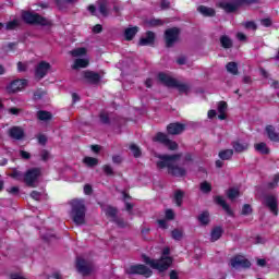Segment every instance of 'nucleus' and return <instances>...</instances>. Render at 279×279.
Here are the masks:
<instances>
[{
	"instance_id": "obj_4",
	"label": "nucleus",
	"mask_w": 279,
	"mask_h": 279,
	"mask_svg": "<svg viewBox=\"0 0 279 279\" xmlns=\"http://www.w3.org/2000/svg\"><path fill=\"white\" fill-rule=\"evenodd\" d=\"M158 80L161 82V84H165V86H168L169 88H178L180 93H189L191 88L189 85L178 82L175 78L166 73H159Z\"/></svg>"
},
{
	"instance_id": "obj_27",
	"label": "nucleus",
	"mask_w": 279,
	"mask_h": 279,
	"mask_svg": "<svg viewBox=\"0 0 279 279\" xmlns=\"http://www.w3.org/2000/svg\"><path fill=\"white\" fill-rule=\"evenodd\" d=\"M216 204L222 206L223 210H226L227 214L232 215V209H230V205L226 203V199L223 197L217 196Z\"/></svg>"
},
{
	"instance_id": "obj_2",
	"label": "nucleus",
	"mask_w": 279,
	"mask_h": 279,
	"mask_svg": "<svg viewBox=\"0 0 279 279\" xmlns=\"http://www.w3.org/2000/svg\"><path fill=\"white\" fill-rule=\"evenodd\" d=\"M169 254H170V250L169 247H166L163 248L162 255L159 259H153L147 255H143L142 260L146 265H149L151 269H156L157 271L162 274L163 271H167V269H169L171 265H173V258L169 256Z\"/></svg>"
},
{
	"instance_id": "obj_48",
	"label": "nucleus",
	"mask_w": 279,
	"mask_h": 279,
	"mask_svg": "<svg viewBox=\"0 0 279 279\" xmlns=\"http://www.w3.org/2000/svg\"><path fill=\"white\" fill-rule=\"evenodd\" d=\"M20 191L21 190L19 189V186H12L7 189V192H9L10 195H19Z\"/></svg>"
},
{
	"instance_id": "obj_24",
	"label": "nucleus",
	"mask_w": 279,
	"mask_h": 279,
	"mask_svg": "<svg viewBox=\"0 0 279 279\" xmlns=\"http://www.w3.org/2000/svg\"><path fill=\"white\" fill-rule=\"evenodd\" d=\"M136 34H138L137 26L129 27L124 31V38L125 40H132V38H134Z\"/></svg>"
},
{
	"instance_id": "obj_54",
	"label": "nucleus",
	"mask_w": 279,
	"mask_h": 279,
	"mask_svg": "<svg viewBox=\"0 0 279 279\" xmlns=\"http://www.w3.org/2000/svg\"><path fill=\"white\" fill-rule=\"evenodd\" d=\"M158 226L159 228H162V230H167L169 228V226L167 225V220L165 219L158 220Z\"/></svg>"
},
{
	"instance_id": "obj_43",
	"label": "nucleus",
	"mask_w": 279,
	"mask_h": 279,
	"mask_svg": "<svg viewBox=\"0 0 279 279\" xmlns=\"http://www.w3.org/2000/svg\"><path fill=\"white\" fill-rule=\"evenodd\" d=\"M130 149H131V151H132V154H133V156L135 158H140V156H141V148H138V146H136V144H132L130 146Z\"/></svg>"
},
{
	"instance_id": "obj_47",
	"label": "nucleus",
	"mask_w": 279,
	"mask_h": 279,
	"mask_svg": "<svg viewBox=\"0 0 279 279\" xmlns=\"http://www.w3.org/2000/svg\"><path fill=\"white\" fill-rule=\"evenodd\" d=\"M31 197H32V199H35L36 202H40V198L43 197V193H40L38 191H33L31 193Z\"/></svg>"
},
{
	"instance_id": "obj_51",
	"label": "nucleus",
	"mask_w": 279,
	"mask_h": 279,
	"mask_svg": "<svg viewBox=\"0 0 279 279\" xmlns=\"http://www.w3.org/2000/svg\"><path fill=\"white\" fill-rule=\"evenodd\" d=\"M102 170L104 172L107 174V175H112V173H114V171L112 170V167L106 165L102 167Z\"/></svg>"
},
{
	"instance_id": "obj_64",
	"label": "nucleus",
	"mask_w": 279,
	"mask_h": 279,
	"mask_svg": "<svg viewBox=\"0 0 279 279\" xmlns=\"http://www.w3.org/2000/svg\"><path fill=\"white\" fill-rule=\"evenodd\" d=\"M236 38H238V40H242V41L247 40V37L243 33H238Z\"/></svg>"
},
{
	"instance_id": "obj_12",
	"label": "nucleus",
	"mask_w": 279,
	"mask_h": 279,
	"mask_svg": "<svg viewBox=\"0 0 279 279\" xmlns=\"http://www.w3.org/2000/svg\"><path fill=\"white\" fill-rule=\"evenodd\" d=\"M81 80L87 84H99V81L101 80V75L93 71H84L81 73Z\"/></svg>"
},
{
	"instance_id": "obj_21",
	"label": "nucleus",
	"mask_w": 279,
	"mask_h": 279,
	"mask_svg": "<svg viewBox=\"0 0 279 279\" xmlns=\"http://www.w3.org/2000/svg\"><path fill=\"white\" fill-rule=\"evenodd\" d=\"M155 40H156V35L153 32H147L146 37H142L140 39V45L142 47H147L149 45H153Z\"/></svg>"
},
{
	"instance_id": "obj_20",
	"label": "nucleus",
	"mask_w": 279,
	"mask_h": 279,
	"mask_svg": "<svg viewBox=\"0 0 279 279\" xmlns=\"http://www.w3.org/2000/svg\"><path fill=\"white\" fill-rule=\"evenodd\" d=\"M9 136L15 141H21L25 136V131L21 126H13L9 130Z\"/></svg>"
},
{
	"instance_id": "obj_44",
	"label": "nucleus",
	"mask_w": 279,
	"mask_h": 279,
	"mask_svg": "<svg viewBox=\"0 0 279 279\" xmlns=\"http://www.w3.org/2000/svg\"><path fill=\"white\" fill-rule=\"evenodd\" d=\"M10 175L14 180H19V181L23 180V178H24V174L21 171H19V170H13Z\"/></svg>"
},
{
	"instance_id": "obj_35",
	"label": "nucleus",
	"mask_w": 279,
	"mask_h": 279,
	"mask_svg": "<svg viewBox=\"0 0 279 279\" xmlns=\"http://www.w3.org/2000/svg\"><path fill=\"white\" fill-rule=\"evenodd\" d=\"M83 162L87 166V167H97V165H99V160L95 157H85L83 159Z\"/></svg>"
},
{
	"instance_id": "obj_34",
	"label": "nucleus",
	"mask_w": 279,
	"mask_h": 279,
	"mask_svg": "<svg viewBox=\"0 0 279 279\" xmlns=\"http://www.w3.org/2000/svg\"><path fill=\"white\" fill-rule=\"evenodd\" d=\"M198 221L199 223H202L203 226H207V223L210 222V214H208V211H204L198 216Z\"/></svg>"
},
{
	"instance_id": "obj_57",
	"label": "nucleus",
	"mask_w": 279,
	"mask_h": 279,
	"mask_svg": "<svg viewBox=\"0 0 279 279\" xmlns=\"http://www.w3.org/2000/svg\"><path fill=\"white\" fill-rule=\"evenodd\" d=\"M100 121L101 123H109L110 120L108 119V113H105V112L100 113Z\"/></svg>"
},
{
	"instance_id": "obj_10",
	"label": "nucleus",
	"mask_w": 279,
	"mask_h": 279,
	"mask_svg": "<svg viewBox=\"0 0 279 279\" xmlns=\"http://www.w3.org/2000/svg\"><path fill=\"white\" fill-rule=\"evenodd\" d=\"M231 267L233 269H248V267H252V263L245 256L238 255L231 259Z\"/></svg>"
},
{
	"instance_id": "obj_42",
	"label": "nucleus",
	"mask_w": 279,
	"mask_h": 279,
	"mask_svg": "<svg viewBox=\"0 0 279 279\" xmlns=\"http://www.w3.org/2000/svg\"><path fill=\"white\" fill-rule=\"evenodd\" d=\"M99 12L102 14V16H108V2H101L99 5Z\"/></svg>"
},
{
	"instance_id": "obj_63",
	"label": "nucleus",
	"mask_w": 279,
	"mask_h": 279,
	"mask_svg": "<svg viewBox=\"0 0 279 279\" xmlns=\"http://www.w3.org/2000/svg\"><path fill=\"white\" fill-rule=\"evenodd\" d=\"M38 142L40 143V145H45V143H47V136L39 135L38 136Z\"/></svg>"
},
{
	"instance_id": "obj_41",
	"label": "nucleus",
	"mask_w": 279,
	"mask_h": 279,
	"mask_svg": "<svg viewBox=\"0 0 279 279\" xmlns=\"http://www.w3.org/2000/svg\"><path fill=\"white\" fill-rule=\"evenodd\" d=\"M201 191L203 193H210V191H213V185H210V183L204 181L203 183H201Z\"/></svg>"
},
{
	"instance_id": "obj_14",
	"label": "nucleus",
	"mask_w": 279,
	"mask_h": 279,
	"mask_svg": "<svg viewBox=\"0 0 279 279\" xmlns=\"http://www.w3.org/2000/svg\"><path fill=\"white\" fill-rule=\"evenodd\" d=\"M241 5V0L221 1L218 3V8L225 10V12H236Z\"/></svg>"
},
{
	"instance_id": "obj_5",
	"label": "nucleus",
	"mask_w": 279,
	"mask_h": 279,
	"mask_svg": "<svg viewBox=\"0 0 279 279\" xmlns=\"http://www.w3.org/2000/svg\"><path fill=\"white\" fill-rule=\"evenodd\" d=\"M129 276H143L144 278H151L154 271L149 267L143 264L131 265L126 268Z\"/></svg>"
},
{
	"instance_id": "obj_32",
	"label": "nucleus",
	"mask_w": 279,
	"mask_h": 279,
	"mask_svg": "<svg viewBox=\"0 0 279 279\" xmlns=\"http://www.w3.org/2000/svg\"><path fill=\"white\" fill-rule=\"evenodd\" d=\"M233 155H234V150H232V149H226V150H221V151L219 153V158H220L221 160H230Z\"/></svg>"
},
{
	"instance_id": "obj_52",
	"label": "nucleus",
	"mask_w": 279,
	"mask_h": 279,
	"mask_svg": "<svg viewBox=\"0 0 279 279\" xmlns=\"http://www.w3.org/2000/svg\"><path fill=\"white\" fill-rule=\"evenodd\" d=\"M20 113H21L20 108L12 107V108L9 109V114H14L15 117H19Z\"/></svg>"
},
{
	"instance_id": "obj_30",
	"label": "nucleus",
	"mask_w": 279,
	"mask_h": 279,
	"mask_svg": "<svg viewBox=\"0 0 279 279\" xmlns=\"http://www.w3.org/2000/svg\"><path fill=\"white\" fill-rule=\"evenodd\" d=\"M226 69L228 73H231V75H239V65L236 64V62H229L226 65Z\"/></svg>"
},
{
	"instance_id": "obj_37",
	"label": "nucleus",
	"mask_w": 279,
	"mask_h": 279,
	"mask_svg": "<svg viewBox=\"0 0 279 279\" xmlns=\"http://www.w3.org/2000/svg\"><path fill=\"white\" fill-rule=\"evenodd\" d=\"M220 43L225 49H230V47H232V39L226 35L220 38Z\"/></svg>"
},
{
	"instance_id": "obj_46",
	"label": "nucleus",
	"mask_w": 279,
	"mask_h": 279,
	"mask_svg": "<svg viewBox=\"0 0 279 279\" xmlns=\"http://www.w3.org/2000/svg\"><path fill=\"white\" fill-rule=\"evenodd\" d=\"M19 25V20H13L5 25V29H16V26Z\"/></svg>"
},
{
	"instance_id": "obj_11",
	"label": "nucleus",
	"mask_w": 279,
	"mask_h": 279,
	"mask_svg": "<svg viewBox=\"0 0 279 279\" xmlns=\"http://www.w3.org/2000/svg\"><path fill=\"white\" fill-rule=\"evenodd\" d=\"M105 214L107 215V217H110L111 221H113L118 228H125V226H128L125 221L117 218V208L108 206L105 208Z\"/></svg>"
},
{
	"instance_id": "obj_31",
	"label": "nucleus",
	"mask_w": 279,
	"mask_h": 279,
	"mask_svg": "<svg viewBox=\"0 0 279 279\" xmlns=\"http://www.w3.org/2000/svg\"><path fill=\"white\" fill-rule=\"evenodd\" d=\"M37 118L39 119V121H51L53 116L49 111L41 110L37 112Z\"/></svg>"
},
{
	"instance_id": "obj_16",
	"label": "nucleus",
	"mask_w": 279,
	"mask_h": 279,
	"mask_svg": "<svg viewBox=\"0 0 279 279\" xmlns=\"http://www.w3.org/2000/svg\"><path fill=\"white\" fill-rule=\"evenodd\" d=\"M27 86V80H15L7 86V93H19Z\"/></svg>"
},
{
	"instance_id": "obj_60",
	"label": "nucleus",
	"mask_w": 279,
	"mask_h": 279,
	"mask_svg": "<svg viewBox=\"0 0 279 279\" xmlns=\"http://www.w3.org/2000/svg\"><path fill=\"white\" fill-rule=\"evenodd\" d=\"M49 151L47 150H41L40 153V157H41V160H47L49 158Z\"/></svg>"
},
{
	"instance_id": "obj_59",
	"label": "nucleus",
	"mask_w": 279,
	"mask_h": 279,
	"mask_svg": "<svg viewBox=\"0 0 279 279\" xmlns=\"http://www.w3.org/2000/svg\"><path fill=\"white\" fill-rule=\"evenodd\" d=\"M171 3L167 0H162L161 1V9L162 10H168V8H170Z\"/></svg>"
},
{
	"instance_id": "obj_28",
	"label": "nucleus",
	"mask_w": 279,
	"mask_h": 279,
	"mask_svg": "<svg viewBox=\"0 0 279 279\" xmlns=\"http://www.w3.org/2000/svg\"><path fill=\"white\" fill-rule=\"evenodd\" d=\"M255 150L258 151V154H263L264 156H267L269 154V147H267V144L262 142L254 145Z\"/></svg>"
},
{
	"instance_id": "obj_19",
	"label": "nucleus",
	"mask_w": 279,
	"mask_h": 279,
	"mask_svg": "<svg viewBox=\"0 0 279 279\" xmlns=\"http://www.w3.org/2000/svg\"><path fill=\"white\" fill-rule=\"evenodd\" d=\"M232 147L234 151H236V154H242V151H247V149L250 148V143L242 140H238L232 143Z\"/></svg>"
},
{
	"instance_id": "obj_45",
	"label": "nucleus",
	"mask_w": 279,
	"mask_h": 279,
	"mask_svg": "<svg viewBox=\"0 0 279 279\" xmlns=\"http://www.w3.org/2000/svg\"><path fill=\"white\" fill-rule=\"evenodd\" d=\"M279 182V174H276L272 179V182L268 183V189H276Z\"/></svg>"
},
{
	"instance_id": "obj_23",
	"label": "nucleus",
	"mask_w": 279,
	"mask_h": 279,
	"mask_svg": "<svg viewBox=\"0 0 279 279\" xmlns=\"http://www.w3.org/2000/svg\"><path fill=\"white\" fill-rule=\"evenodd\" d=\"M89 62L90 61L86 58L85 59H75L74 63L72 65V69H74L75 71L77 69H86V66H88Z\"/></svg>"
},
{
	"instance_id": "obj_9",
	"label": "nucleus",
	"mask_w": 279,
	"mask_h": 279,
	"mask_svg": "<svg viewBox=\"0 0 279 279\" xmlns=\"http://www.w3.org/2000/svg\"><path fill=\"white\" fill-rule=\"evenodd\" d=\"M179 36H180V28L173 27V28L167 29L165 33L167 47H173V44L178 43Z\"/></svg>"
},
{
	"instance_id": "obj_29",
	"label": "nucleus",
	"mask_w": 279,
	"mask_h": 279,
	"mask_svg": "<svg viewBox=\"0 0 279 279\" xmlns=\"http://www.w3.org/2000/svg\"><path fill=\"white\" fill-rule=\"evenodd\" d=\"M197 10L203 16H215V9L213 8L201 5Z\"/></svg>"
},
{
	"instance_id": "obj_22",
	"label": "nucleus",
	"mask_w": 279,
	"mask_h": 279,
	"mask_svg": "<svg viewBox=\"0 0 279 279\" xmlns=\"http://www.w3.org/2000/svg\"><path fill=\"white\" fill-rule=\"evenodd\" d=\"M265 132L269 138L274 143H279V134L276 133V129L272 125H267Z\"/></svg>"
},
{
	"instance_id": "obj_36",
	"label": "nucleus",
	"mask_w": 279,
	"mask_h": 279,
	"mask_svg": "<svg viewBox=\"0 0 279 279\" xmlns=\"http://www.w3.org/2000/svg\"><path fill=\"white\" fill-rule=\"evenodd\" d=\"M86 48H76L72 50L70 53L73 56V58H82V56H86Z\"/></svg>"
},
{
	"instance_id": "obj_58",
	"label": "nucleus",
	"mask_w": 279,
	"mask_h": 279,
	"mask_svg": "<svg viewBox=\"0 0 279 279\" xmlns=\"http://www.w3.org/2000/svg\"><path fill=\"white\" fill-rule=\"evenodd\" d=\"M84 193L85 195H90L93 193V187L90 185H85L84 186Z\"/></svg>"
},
{
	"instance_id": "obj_55",
	"label": "nucleus",
	"mask_w": 279,
	"mask_h": 279,
	"mask_svg": "<svg viewBox=\"0 0 279 279\" xmlns=\"http://www.w3.org/2000/svg\"><path fill=\"white\" fill-rule=\"evenodd\" d=\"M148 25L150 27H156L157 25H162V22H160V20H150L148 21Z\"/></svg>"
},
{
	"instance_id": "obj_1",
	"label": "nucleus",
	"mask_w": 279,
	"mask_h": 279,
	"mask_svg": "<svg viewBox=\"0 0 279 279\" xmlns=\"http://www.w3.org/2000/svg\"><path fill=\"white\" fill-rule=\"evenodd\" d=\"M157 158H159V161H157L158 169H168V173L174 175V178L186 175V170L178 166L180 155H157Z\"/></svg>"
},
{
	"instance_id": "obj_6",
	"label": "nucleus",
	"mask_w": 279,
	"mask_h": 279,
	"mask_svg": "<svg viewBox=\"0 0 279 279\" xmlns=\"http://www.w3.org/2000/svg\"><path fill=\"white\" fill-rule=\"evenodd\" d=\"M40 168H32L28 169L24 173L23 182L26 184V186H31V189H36L38 185V179L40 178Z\"/></svg>"
},
{
	"instance_id": "obj_38",
	"label": "nucleus",
	"mask_w": 279,
	"mask_h": 279,
	"mask_svg": "<svg viewBox=\"0 0 279 279\" xmlns=\"http://www.w3.org/2000/svg\"><path fill=\"white\" fill-rule=\"evenodd\" d=\"M182 199H184V192L179 190L174 193V202L177 206H182Z\"/></svg>"
},
{
	"instance_id": "obj_15",
	"label": "nucleus",
	"mask_w": 279,
	"mask_h": 279,
	"mask_svg": "<svg viewBox=\"0 0 279 279\" xmlns=\"http://www.w3.org/2000/svg\"><path fill=\"white\" fill-rule=\"evenodd\" d=\"M265 206L269 208L270 213H272L276 217H278V198L274 195L265 196L264 201Z\"/></svg>"
},
{
	"instance_id": "obj_7",
	"label": "nucleus",
	"mask_w": 279,
	"mask_h": 279,
	"mask_svg": "<svg viewBox=\"0 0 279 279\" xmlns=\"http://www.w3.org/2000/svg\"><path fill=\"white\" fill-rule=\"evenodd\" d=\"M22 19L31 25H51L49 20L40 16L38 13L24 12Z\"/></svg>"
},
{
	"instance_id": "obj_13",
	"label": "nucleus",
	"mask_w": 279,
	"mask_h": 279,
	"mask_svg": "<svg viewBox=\"0 0 279 279\" xmlns=\"http://www.w3.org/2000/svg\"><path fill=\"white\" fill-rule=\"evenodd\" d=\"M76 269H77L78 274H82V276H88V274H90V271H93V264L78 257L76 259Z\"/></svg>"
},
{
	"instance_id": "obj_56",
	"label": "nucleus",
	"mask_w": 279,
	"mask_h": 279,
	"mask_svg": "<svg viewBox=\"0 0 279 279\" xmlns=\"http://www.w3.org/2000/svg\"><path fill=\"white\" fill-rule=\"evenodd\" d=\"M20 156L22 158H24V160H29L32 158V155H29V153L25 151V150H21L20 151Z\"/></svg>"
},
{
	"instance_id": "obj_49",
	"label": "nucleus",
	"mask_w": 279,
	"mask_h": 279,
	"mask_svg": "<svg viewBox=\"0 0 279 279\" xmlns=\"http://www.w3.org/2000/svg\"><path fill=\"white\" fill-rule=\"evenodd\" d=\"M242 215H252V206L250 205H244L242 208Z\"/></svg>"
},
{
	"instance_id": "obj_62",
	"label": "nucleus",
	"mask_w": 279,
	"mask_h": 279,
	"mask_svg": "<svg viewBox=\"0 0 279 279\" xmlns=\"http://www.w3.org/2000/svg\"><path fill=\"white\" fill-rule=\"evenodd\" d=\"M101 29H102V27H101L100 24H97V25H95V26L93 27L94 34H100Z\"/></svg>"
},
{
	"instance_id": "obj_39",
	"label": "nucleus",
	"mask_w": 279,
	"mask_h": 279,
	"mask_svg": "<svg viewBox=\"0 0 279 279\" xmlns=\"http://www.w3.org/2000/svg\"><path fill=\"white\" fill-rule=\"evenodd\" d=\"M229 199H236L239 197V189L232 187L227 193Z\"/></svg>"
},
{
	"instance_id": "obj_17",
	"label": "nucleus",
	"mask_w": 279,
	"mask_h": 279,
	"mask_svg": "<svg viewBox=\"0 0 279 279\" xmlns=\"http://www.w3.org/2000/svg\"><path fill=\"white\" fill-rule=\"evenodd\" d=\"M51 69V64H49L46 61H41L37 64L35 70V75L38 80H43L47 73H49V70Z\"/></svg>"
},
{
	"instance_id": "obj_50",
	"label": "nucleus",
	"mask_w": 279,
	"mask_h": 279,
	"mask_svg": "<svg viewBox=\"0 0 279 279\" xmlns=\"http://www.w3.org/2000/svg\"><path fill=\"white\" fill-rule=\"evenodd\" d=\"M175 217V214L173 213V210L171 209H167L166 210V219H168L169 221L173 220Z\"/></svg>"
},
{
	"instance_id": "obj_26",
	"label": "nucleus",
	"mask_w": 279,
	"mask_h": 279,
	"mask_svg": "<svg viewBox=\"0 0 279 279\" xmlns=\"http://www.w3.org/2000/svg\"><path fill=\"white\" fill-rule=\"evenodd\" d=\"M223 234V230L220 227H216L210 232V241H219L221 239V235Z\"/></svg>"
},
{
	"instance_id": "obj_33",
	"label": "nucleus",
	"mask_w": 279,
	"mask_h": 279,
	"mask_svg": "<svg viewBox=\"0 0 279 279\" xmlns=\"http://www.w3.org/2000/svg\"><path fill=\"white\" fill-rule=\"evenodd\" d=\"M183 236H184V231L182 229H173L171 231V238L174 241H182Z\"/></svg>"
},
{
	"instance_id": "obj_3",
	"label": "nucleus",
	"mask_w": 279,
	"mask_h": 279,
	"mask_svg": "<svg viewBox=\"0 0 279 279\" xmlns=\"http://www.w3.org/2000/svg\"><path fill=\"white\" fill-rule=\"evenodd\" d=\"M70 217L76 226H85L86 223V202L82 198L70 201Z\"/></svg>"
},
{
	"instance_id": "obj_8",
	"label": "nucleus",
	"mask_w": 279,
	"mask_h": 279,
	"mask_svg": "<svg viewBox=\"0 0 279 279\" xmlns=\"http://www.w3.org/2000/svg\"><path fill=\"white\" fill-rule=\"evenodd\" d=\"M153 141L154 143H161V145H165L166 147H168V149H171L172 151H175V149H178V143L169 140V137L165 133H157L153 137Z\"/></svg>"
},
{
	"instance_id": "obj_53",
	"label": "nucleus",
	"mask_w": 279,
	"mask_h": 279,
	"mask_svg": "<svg viewBox=\"0 0 279 279\" xmlns=\"http://www.w3.org/2000/svg\"><path fill=\"white\" fill-rule=\"evenodd\" d=\"M244 27L246 29H253V31H256V24L254 22H245L244 23Z\"/></svg>"
},
{
	"instance_id": "obj_40",
	"label": "nucleus",
	"mask_w": 279,
	"mask_h": 279,
	"mask_svg": "<svg viewBox=\"0 0 279 279\" xmlns=\"http://www.w3.org/2000/svg\"><path fill=\"white\" fill-rule=\"evenodd\" d=\"M58 8L60 10H63V8H66V3H74V1H77V0H54Z\"/></svg>"
},
{
	"instance_id": "obj_18",
	"label": "nucleus",
	"mask_w": 279,
	"mask_h": 279,
	"mask_svg": "<svg viewBox=\"0 0 279 279\" xmlns=\"http://www.w3.org/2000/svg\"><path fill=\"white\" fill-rule=\"evenodd\" d=\"M184 130H186V125L178 122L171 123L167 126L168 134H171L172 136L182 134Z\"/></svg>"
},
{
	"instance_id": "obj_25",
	"label": "nucleus",
	"mask_w": 279,
	"mask_h": 279,
	"mask_svg": "<svg viewBox=\"0 0 279 279\" xmlns=\"http://www.w3.org/2000/svg\"><path fill=\"white\" fill-rule=\"evenodd\" d=\"M226 110H228V104L226 101H220L218 104V119H220V121L226 120Z\"/></svg>"
},
{
	"instance_id": "obj_61",
	"label": "nucleus",
	"mask_w": 279,
	"mask_h": 279,
	"mask_svg": "<svg viewBox=\"0 0 279 279\" xmlns=\"http://www.w3.org/2000/svg\"><path fill=\"white\" fill-rule=\"evenodd\" d=\"M260 23L264 27H269L271 25V20L265 19V20H262Z\"/></svg>"
}]
</instances>
